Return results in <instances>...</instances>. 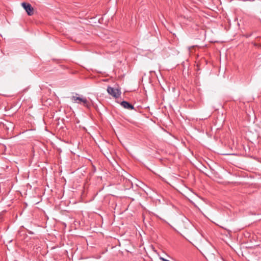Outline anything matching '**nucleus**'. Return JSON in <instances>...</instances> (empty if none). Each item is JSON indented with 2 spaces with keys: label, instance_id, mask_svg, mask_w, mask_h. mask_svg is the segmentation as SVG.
Returning a JSON list of instances; mask_svg holds the SVG:
<instances>
[{
  "label": "nucleus",
  "instance_id": "7ed1b4c3",
  "mask_svg": "<svg viewBox=\"0 0 261 261\" xmlns=\"http://www.w3.org/2000/svg\"><path fill=\"white\" fill-rule=\"evenodd\" d=\"M21 5L23 7V8L25 9V11L29 15L31 16L33 15V8L30 4L22 3L21 4Z\"/></svg>",
  "mask_w": 261,
  "mask_h": 261
},
{
  "label": "nucleus",
  "instance_id": "f03ea898",
  "mask_svg": "<svg viewBox=\"0 0 261 261\" xmlns=\"http://www.w3.org/2000/svg\"><path fill=\"white\" fill-rule=\"evenodd\" d=\"M79 96V94L76 93L75 96H72L71 98L72 101L74 103H77L79 104L83 103L84 106H87L88 101L87 98L83 96Z\"/></svg>",
  "mask_w": 261,
  "mask_h": 261
},
{
  "label": "nucleus",
  "instance_id": "f257e3e1",
  "mask_svg": "<svg viewBox=\"0 0 261 261\" xmlns=\"http://www.w3.org/2000/svg\"><path fill=\"white\" fill-rule=\"evenodd\" d=\"M107 91L109 94L115 98L119 97L121 94V88L119 85H117L115 87L108 86Z\"/></svg>",
  "mask_w": 261,
  "mask_h": 261
},
{
  "label": "nucleus",
  "instance_id": "39448f33",
  "mask_svg": "<svg viewBox=\"0 0 261 261\" xmlns=\"http://www.w3.org/2000/svg\"><path fill=\"white\" fill-rule=\"evenodd\" d=\"M102 82H107V80L103 79Z\"/></svg>",
  "mask_w": 261,
  "mask_h": 261
},
{
  "label": "nucleus",
  "instance_id": "423d86ee",
  "mask_svg": "<svg viewBox=\"0 0 261 261\" xmlns=\"http://www.w3.org/2000/svg\"><path fill=\"white\" fill-rule=\"evenodd\" d=\"M144 80H145L144 77H142V82H143Z\"/></svg>",
  "mask_w": 261,
  "mask_h": 261
},
{
  "label": "nucleus",
  "instance_id": "20e7f679",
  "mask_svg": "<svg viewBox=\"0 0 261 261\" xmlns=\"http://www.w3.org/2000/svg\"><path fill=\"white\" fill-rule=\"evenodd\" d=\"M120 105L124 108L128 110H133L134 109V107L133 105L129 103L126 101H123L120 103Z\"/></svg>",
  "mask_w": 261,
  "mask_h": 261
}]
</instances>
